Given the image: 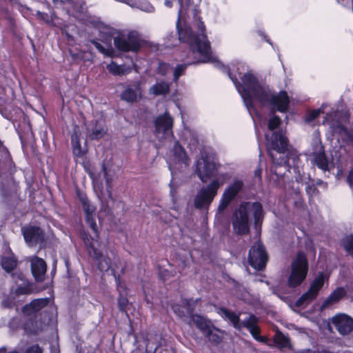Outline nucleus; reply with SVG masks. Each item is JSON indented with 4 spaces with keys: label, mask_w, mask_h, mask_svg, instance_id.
<instances>
[{
    "label": "nucleus",
    "mask_w": 353,
    "mask_h": 353,
    "mask_svg": "<svg viewBox=\"0 0 353 353\" xmlns=\"http://www.w3.org/2000/svg\"><path fill=\"white\" fill-rule=\"evenodd\" d=\"M274 341L276 345L280 348L290 347V339L279 331H276Z\"/></svg>",
    "instance_id": "obj_36"
},
{
    "label": "nucleus",
    "mask_w": 353,
    "mask_h": 353,
    "mask_svg": "<svg viewBox=\"0 0 353 353\" xmlns=\"http://www.w3.org/2000/svg\"><path fill=\"white\" fill-rule=\"evenodd\" d=\"M37 15L46 23H50L52 21L53 16H54V14L49 15L47 13L41 12L40 11L37 12Z\"/></svg>",
    "instance_id": "obj_42"
},
{
    "label": "nucleus",
    "mask_w": 353,
    "mask_h": 353,
    "mask_svg": "<svg viewBox=\"0 0 353 353\" xmlns=\"http://www.w3.org/2000/svg\"><path fill=\"white\" fill-rule=\"evenodd\" d=\"M171 70L172 67L170 64L166 63H159L157 68V73L162 76H165L169 73Z\"/></svg>",
    "instance_id": "obj_40"
},
{
    "label": "nucleus",
    "mask_w": 353,
    "mask_h": 353,
    "mask_svg": "<svg viewBox=\"0 0 353 353\" xmlns=\"http://www.w3.org/2000/svg\"><path fill=\"white\" fill-rule=\"evenodd\" d=\"M252 214L254 226L256 230L261 227L264 212L259 202H243L236 209L232 216V227L237 234H245L250 230V214Z\"/></svg>",
    "instance_id": "obj_6"
},
{
    "label": "nucleus",
    "mask_w": 353,
    "mask_h": 353,
    "mask_svg": "<svg viewBox=\"0 0 353 353\" xmlns=\"http://www.w3.org/2000/svg\"><path fill=\"white\" fill-rule=\"evenodd\" d=\"M191 321L204 335L210 334L212 329H215L212 322L203 316L192 314Z\"/></svg>",
    "instance_id": "obj_21"
},
{
    "label": "nucleus",
    "mask_w": 353,
    "mask_h": 353,
    "mask_svg": "<svg viewBox=\"0 0 353 353\" xmlns=\"http://www.w3.org/2000/svg\"><path fill=\"white\" fill-rule=\"evenodd\" d=\"M173 150L175 159L178 162L181 163L185 165H188L189 159L183 148L176 141L174 142Z\"/></svg>",
    "instance_id": "obj_32"
},
{
    "label": "nucleus",
    "mask_w": 353,
    "mask_h": 353,
    "mask_svg": "<svg viewBox=\"0 0 353 353\" xmlns=\"http://www.w3.org/2000/svg\"><path fill=\"white\" fill-rule=\"evenodd\" d=\"M178 3L179 9L176 26L179 39L190 46L188 58L192 57L196 61L177 65L173 74L174 82H177L179 78L184 74L187 66L191 64L211 63L218 68L223 67L212 52L210 42L205 34V25L200 20L194 6L190 0H178Z\"/></svg>",
    "instance_id": "obj_1"
},
{
    "label": "nucleus",
    "mask_w": 353,
    "mask_h": 353,
    "mask_svg": "<svg viewBox=\"0 0 353 353\" xmlns=\"http://www.w3.org/2000/svg\"><path fill=\"white\" fill-rule=\"evenodd\" d=\"M221 165L216 162L214 155L205 151L201 152L200 158L196 163L195 172L203 183L207 182L212 176H215L205 187H203L194 198V205L196 208H206L213 201L217 191L229 179L227 172L216 174Z\"/></svg>",
    "instance_id": "obj_3"
},
{
    "label": "nucleus",
    "mask_w": 353,
    "mask_h": 353,
    "mask_svg": "<svg viewBox=\"0 0 353 353\" xmlns=\"http://www.w3.org/2000/svg\"><path fill=\"white\" fill-rule=\"evenodd\" d=\"M166 272H167V270H165L164 272H161L162 276H163V277L166 276L165 274H165Z\"/></svg>",
    "instance_id": "obj_48"
},
{
    "label": "nucleus",
    "mask_w": 353,
    "mask_h": 353,
    "mask_svg": "<svg viewBox=\"0 0 353 353\" xmlns=\"http://www.w3.org/2000/svg\"><path fill=\"white\" fill-rule=\"evenodd\" d=\"M261 173H262V170L261 168L256 169L254 172V176L256 177H258L259 181L261 180Z\"/></svg>",
    "instance_id": "obj_46"
},
{
    "label": "nucleus",
    "mask_w": 353,
    "mask_h": 353,
    "mask_svg": "<svg viewBox=\"0 0 353 353\" xmlns=\"http://www.w3.org/2000/svg\"><path fill=\"white\" fill-rule=\"evenodd\" d=\"M266 145L268 154L274 164L271 170L272 179L277 181L278 185L285 186V179L289 178L286 172H290L292 168L294 172H300V156L296 151H292L284 157L288 141L282 132L274 133L271 137L266 135Z\"/></svg>",
    "instance_id": "obj_4"
},
{
    "label": "nucleus",
    "mask_w": 353,
    "mask_h": 353,
    "mask_svg": "<svg viewBox=\"0 0 353 353\" xmlns=\"http://www.w3.org/2000/svg\"><path fill=\"white\" fill-rule=\"evenodd\" d=\"M258 321L259 319L256 316L250 314L246 319L243 320V327L247 328L252 337L257 341L267 343L268 339L260 336V329L257 325Z\"/></svg>",
    "instance_id": "obj_19"
},
{
    "label": "nucleus",
    "mask_w": 353,
    "mask_h": 353,
    "mask_svg": "<svg viewBox=\"0 0 353 353\" xmlns=\"http://www.w3.org/2000/svg\"><path fill=\"white\" fill-rule=\"evenodd\" d=\"M12 276L14 279L15 276H17V278L21 281V283L19 284V287L15 290L16 295L28 294L30 293V287L28 285L23 274L21 272H16L12 274Z\"/></svg>",
    "instance_id": "obj_34"
},
{
    "label": "nucleus",
    "mask_w": 353,
    "mask_h": 353,
    "mask_svg": "<svg viewBox=\"0 0 353 353\" xmlns=\"http://www.w3.org/2000/svg\"><path fill=\"white\" fill-rule=\"evenodd\" d=\"M325 105L323 104L320 108L312 110L307 112L305 121V123H311L314 121L321 114L323 113Z\"/></svg>",
    "instance_id": "obj_37"
},
{
    "label": "nucleus",
    "mask_w": 353,
    "mask_h": 353,
    "mask_svg": "<svg viewBox=\"0 0 353 353\" xmlns=\"http://www.w3.org/2000/svg\"><path fill=\"white\" fill-rule=\"evenodd\" d=\"M119 290L120 294H121L120 288H119ZM128 303V299L125 296L120 295V297L118 299V305H119V307L120 308V310L121 311L125 310V308L127 306Z\"/></svg>",
    "instance_id": "obj_41"
},
{
    "label": "nucleus",
    "mask_w": 353,
    "mask_h": 353,
    "mask_svg": "<svg viewBox=\"0 0 353 353\" xmlns=\"http://www.w3.org/2000/svg\"><path fill=\"white\" fill-rule=\"evenodd\" d=\"M112 32L113 30L112 29L109 28H105L104 33L106 35L101 39L103 44H101L95 40L91 41L92 43L101 53L110 57H113L115 55V52L112 46Z\"/></svg>",
    "instance_id": "obj_16"
},
{
    "label": "nucleus",
    "mask_w": 353,
    "mask_h": 353,
    "mask_svg": "<svg viewBox=\"0 0 353 353\" xmlns=\"http://www.w3.org/2000/svg\"><path fill=\"white\" fill-rule=\"evenodd\" d=\"M80 135L81 133L79 132V128L75 126L74 128V132L71 136V139L73 153L75 156L77 157H81L84 153L80 144Z\"/></svg>",
    "instance_id": "obj_29"
},
{
    "label": "nucleus",
    "mask_w": 353,
    "mask_h": 353,
    "mask_svg": "<svg viewBox=\"0 0 353 353\" xmlns=\"http://www.w3.org/2000/svg\"><path fill=\"white\" fill-rule=\"evenodd\" d=\"M266 41H267L268 43L271 44L270 41L268 39H267Z\"/></svg>",
    "instance_id": "obj_50"
},
{
    "label": "nucleus",
    "mask_w": 353,
    "mask_h": 353,
    "mask_svg": "<svg viewBox=\"0 0 353 353\" xmlns=\"http://www.w3.org/2000/svg\"><path fill=\"white\" fill-rule=\"evenodd\" d=\"M21 232L26 243L30 247L41 243L44 240L43 231L39 227L31 225L23 227Z\"/></svg>",
    "instance_id": "obj_15"
},
{
    "label": "nucleus",
    "mask_w": 353,
    "mask_h": 353,
    "mask_svg": "<svg viewBox=\"0 0 353 353\" xmlns=\"http://www.w3.org/2000/svg\"><path fill=\"white\" fill-rule=\"evenodd\" d=\"M81 201L85 214L86 222L94 232L92 236L84 234L82 236L83 242L87 247L90 256L97 261L98 268L101 272H106L112 269V263L110 258L103 256L95 246L98 243L97 225L95 221L96 208L90 203L85 196L81 197Z\"/></svg>",
    "instance_id": "obj_5"
},
{
    "label": "nucleus",
    "mask_w": 353,
    "mask_h": 353,
    "mask_svg": "<svg viewBox=\"0 0 353 353\" xmlns=\"http://www.w3.org/2000/svg\"><path fill=\"white\" fill-rule=\"evenodd\" d=\"M219 313L223 318L228 319L236 329L241 330L243 327V321H240L239 315L236 313L225 308L220 309Z\"/></svg>",
    "instance_id": "obj_27"
},
{
    "label": "nucleus",
    "mask_w": 353,
    "mask_h": 353,
    "mask_svg": "<svg viewBox=\"0 0 353 353\" xmlns=\"http://www.w3.org/2000/svg\"><path fill=\"white\" fill-rule=\"evenodd\" d=\"M308 159L311 163L316 165L323 172H330V163L327 159L325 152L316 154H308Z\"/></svg>",
    "instance_id": "obj_22"
},
{
    "label": "nucleus",
    "mask_w": 353,
    "mask_h": 353,
    "mask_svg": "<svg viewBox=\"0 0 353 353\" xmlns=\"http://www.w3.org/2000/svg\"><path fill=\"white\" fill-rule=\"evenodd\" d=\"M342 245L345 251L353 258V235L345 236L342 239Z\"/></svg>",
    "instance_id": "obj_39"
},
{
    "label": "nucleus",
    "mask_w": 353,
    "mask_h": 353,
    "mask_svg": "<svg viewBox=\"0 0 353 353\" xmlns=\"http://www.w3.org/2000/svg\"><path fill=\"white\" fill-rule=\"evenodd\" d=\"M174 1H175V0H165L164 4L166 7L171 8Z\"/></svg>",
    "instance_id": "obj_47"
},
{
    "label": "nucleus",
    "mask_w": 353,
    "mask_h": 353,
    "mask_svg": "<svg viewBox=\"0 0 353 353\" xmlns=\"http://www.w3.org/2000/svg\"><path fill=\"white\" fill-rule=\"evenodd\" d=\"M1 145H2V143H1V141H0V147L1 146Z\"/></svg>",
    "instance_id": "obj_52"
},
{
    "label": "nucleus",
    "mask_w": 353,
    "mask_h": 353,
    "mask_svg": "<svg viewBox=\"0 0 353 353\" xmlns=\"http://www.w3.org/2000/svg\"><path fill=\"white\" fill-rule=\"evenodd\" d=\"M102 170L103 172L104 177L105 179L106 188L105 190H102V187L99 180L94 176L93 174H90V177L92 179V183L94 188H97L100 194L98 195L99 199L101 200L102 203V208L105 212H108L110 209V203H112V176L108 174L107 168L105 165L102 166Z\"/></svg>",
    "instance_id": "obj_8"
},
{
    "label": "nucleus",
    "mask_w": 353,
    "mask_h": 353,
    "mask_svg": "<svg viewBox=\"0 0 353 353\" xmlns=\"http://www.w3.org/2000/svg\"><path fill=\"white\" fill-rule=\"evenodd\" d=\"M54 4L58 6L61 4H68L70 6H72L74 3V0H52Z\"/></svg>",
    "instance_id": "obj_44"
},
{
    "label": "nucleus",
    "mask_w": 353,
    "mask_h": 353,
    "mask_svg": "<svg viewBox=\"0 0 353 353\" xmlns=\"http://www.w3.org/2000/svg\"><path fill=\"white\" fill-rule=\"evenodd\" d=\"M308 264L304 254L299 252L292 263V270L288 278V285L294 288L299 285L305 279Z\"/></svg>",
    "instance_id": "obj_7"
},
{
    "label": "nucleus",
    "mask_w": 353,
    "mask_h": 353,
    "mask_svg": "<svg viewBox=\"0 0 353 353\" xmlns=\"http://www.w3.org/2000/svg\"><path fill=\"white\" fill-rule=\"evenodd\" d=\"M172 125L173 119L167 112L158 116L154 121V134L157 139L163 141L172 138Z\"/></svg>",
    "instance_id": "obj_9"
},
{
    "label": "nucleus",
    "mask_w": 353,
    "mask_h": 353,
    "mask_svg": "<svg viewBox=\"0 0 353 353\" xmlns=\"http://www.w3.org/2000/svg\"><path fill=\"white\" fill-rule=\"evenodd\" d=\"M26 353H43L42 349L38 345L29 347Z\"/></svg>",
    "instance_id": "obj_43"
},
{
    "label": "nucleus",
    "mask_w": 353,
    "mask_h": 353,
    "mask_svg": "<svg viewBox=\"0 0 353 353\" xmlns=\"http://www.w3.org/2000/svg\"><path fill=\"white\" fill-rule=\"evenodd\" d=\"M17 261L12 253H7L2 256V268L8 272H11L17 266Z\"/></svg>",
    "instance_id": "obj_33"
},
{
    "label": "nucleus",
    "mask_w": 353,
    "mask_h": 353,
    "mask_svg": "<svg viewBox=\"0 0 353 353\" xmlns=\"http://www.w3.org/2000/svg\"><path fill=\"white\" fill-rule=\"evenodd\" d=\"M248 261L250 265L255 270H263L268 261V255L263 245L256 242L249 251Z\"/></svg>",
    "instance_id": "obj_13"
},
{
    "label": "nucleus",
    "mask_w": 353,
    "mask_h": 353,
    "mask_svg": "<svg viewBox=\"0 0 353 353\" xmlns=\"http://www.w3.org/2000/svg\"><path fill=\"white\" fill-rule=\"evenodd\" d=\"M3 304L5 306H8V307H10V305H8V304H7V303H6V301H4L3 302Z\"/></svg>",
    "instance_id": "obj_49"
},
{
    "label": "nucleus",
    "mask_w": 353,
    "mask_h": 353,
    "mask_svg": "<svg viewBox=\"0 0 353 353\" xmlns=\"http://www.w3.org/2000/svg\"><path fill=\"white\" fill-rule=\"evenodd\" d=\"M332 323L341 335L348 334L353 330V319L348 315L340 314L332 318Z\"/></svg>",
    "instance_id": "obj_17"
},
{
    "label": "nucleus",
    "mask_w": 353,
    "mask_h": 353,
    "mask_svg": "<svg viewBox=\"0 0 353 353\" xmlns=\"http://www.w3.org/2000/svg\"><path fill=\"white\" fill-rule=\"evenodd\" d=\"M223 333H224L223 331H222L215 327V329H212L210 334H205V336L210 341L218 344L221 341Z\"/></svg>",
    "instance_id": "obj_38"
},
{
    "label": "nucleus",
    "mask_w": 353,
    "mask_h": 353,
    "mask_svg": "<svg viewBox=\"0 0 353 353\" xmlns=\"http://www.w3.org/2000/svg\"><path fill=\"white\" fill-rule=\"evenodd\" d=\"M88 137L90 139L97 140L102 138L106 133V128L102 120L92 121L87 126Z\"/></svg>",
    "instance_id": "obj_20"
},
{
    "label": "nucleus",
    "mask_w": 353,
    "mask_h": 353,
    "mask_svg": "<svg viewBox=\"0 0 353 353\" xmlns=\"http://www.w3.org/2000/svg\"><path fill=\"white\" fill-rule=\"evenodd\" d=\"M281 123V119L276 115H274L272 118H270L268 122V128L270 131L272 132L271 134H266L265 137H266V135H269V137H271L272 134L274 133H280L282 132L284 136L285 132H283V130H278L276 131L277 128L280 126Z\"/></svg>",
    "instance_id": "obj_35"
},
{
    "label": "nucleus",
    "mask_w": 353,
    "mask_h": 353,
    "mask_svg": "<svg viewBox=\"0 0 353 353\" xmlns=\"http://www.w3.org/2000/svg\"><path fill=\"white\" fill-rule=\"evenodd\" d=\"M181 305L174 304L172 306L174 312L180 318L186 315H192L193 308L191 307L189 301L183 300Z\"/></svg>",
    "instance_id": "obj_26"
},
{
    "label": "nucleus",
    "mask_w": 353,
    "mask_h": 353,
    "mask_svg": "<svg viewBox=\"0 0 353 353\" xmlns=\"http://www.w3.org/2000/svg\"><path fill=\"white\" fill-rule=\"evenodd\" d=\"M31 271L37 281H43L45 279L47 265L46 261L37 256L30 257Z\"/></svg>",
    "instance_id": "obj_18"
},
{
    "label": "nucleus",
    "mask_w": 353,
    "mask_h": 353,
    "mask_svg": "<svg viewBox=\"0 0 353 353\" xmlns=\"http://www.w3.org/2000/svg\"><path fill=\"white\" fill-rule=\"evenodd\" d=\"M338 112H333L327 114L324 118L323 123L327 125L334 133H338L341 135L342 139L347 145L353 146V128L351 130H347L343 125L338 121H335L332 117H336Z\"/></svg>",
    "instance_id": "obj_12"
},
{
    "label": "nucleus",
    "mask_w": 353,
    "mask_h": 353,
    "mask_svg": "<svg viewBox=\"0 0 353 353\" xmlns=\"http://www.w3.org/2000/svg\"><path fill=\"white\" fill-rule=\"evenodd\" d=\"M228 75L252 117L254 113L257 118H260L256 110L258 106L270 108L272 112H285L288 111L290 99L285 91L275 93L268 85L259 80L252 72L245 73L241 77V83H239L237 78L230 72Z\"/></svg>",
    "instance_id": "obj_2"
},
{
    "label": "nucleus",
    "mask_w": 353,
    "mask_h": 353,
    "mask_svg": "<svg viewBox=\"0 0 353 353\" xmlns=\"http://www.w3.org/2000/svg\"><path fill=\"white\" fill-rule=\"evenodd\" d=\"M327 280L328 277L323 272L319 273L310 284L307 291L302 294L301 296L296 301V305L298 307H301L308 304L310 302L314 300L317 296L325 281H327Z\"/></svg>",
    "instance_id": "obj_10"
},
{
    "label": "nucleus",
    "mask_w": 353,
    "mask_h": 353,
    "mask_svg": "<svg viewBox=\"0 0 353 353\" xmlns=\"http://www.w3.org/2000/svg\"><path fill=\"white\" fill-rule=\"evenodd\" d=\"M107 69L113 75H125L132 71V68L125 65H118L116 62L112 61L107 65Z\"/></svg>",
    "instance_id": "obj_31"
},
{
    "label": "nucleus",
    "mask_w": 353,
    "mask_h": 353,
    "mask_svg": "<svg viewBox=\"0 0 353 353\" xmlns=\"http://www.w3.org/2000/svg\"><path fill=\"white\" fill-rule=\"evenodd\" d=\"M170 85L168 82L157 81L149 88V94L154 96L168 94L170 92Z\"/></svg>",
    "instance_id": "obj_25"
},
{
    "label": "nucleus",
    "mask_w": 353,
    "mask_h": 353,
    "mask_svg": "<svg viewBox=\"0 0 353 353\" xmlns=\"http://www.w3.org/2000/svg\"><path fill=\"white\" fill-rule=\"evenodd\" d=\"M140 97L141 90L139 85H136L134 88L128 87L121 94V99L128 102H134Z\"/></svg>",
    "instance_id": "obj_28"
},
{
    "label": "nucleus",
    "mask_w": 353,
    "mask_h": 353,
    "mask_svg": "<svg viewBox=\"0 0 353 353\" xmlns=\"http://www.w3.org/2000/svg\"><path fill=\"white\" fill-rule=\"evenodd\" d=\"M115 48L123 52H136L140 48V39L137 32H130L127 36L119 35L114 37Z\"/></svg>",
    "instance_id": "obj_11"
},
{
    "label": "nucleus",
    "mask_w": 353,
    "mask_h": 353,
    "mask_svg": "<svg viewBox=\"0 0 353 353\" xmlns=\"http://www.w3.org/2000/svg\"><path fill=\"white\" fill-rule=\"evenodd\" d=\"M48 302L49 300L47 298L34 299L23 307L22 312L27 316L32 315L46 307Z\"/></svg>",
    "instance_id": "obj_23"
},
{
    "label": "nucleus",
    "mask_w": 353,
    "mask_h": 353,
    "mask_svg": "<svg viewBox=\"0 0 353 353\" xmlns=\"http://www.w3.org/2000/svg\"><path fill=\"white\" fill-rule=\"evenodd\" d=\"M243 183L241 180H235L232 183L228 185L224 190L221 199L218 207L219 211L224 210L228 205L234 200L239 192L242 190Z\"/></svg>",
    "instance_id": "obj_14"
},
{
    "label": "nucleus",
    "mask_w": 353,
    "mask_h": 353,
    "mask_svg": "<svg viewBox=\"0 0 353 353\" xmlns=\"http://www.w3.org/2000/svg\"><path fill=\"white\" fill-rule=\"evenodd\" d=\"M346 294V290L344 288L339 287L334 290L330 296L323 301L322 304L323 308L328 307L329 306L338 303Z\"/></svg>",
    "instance_id": "obj_24"
},
{
    "label": "nucleus",
    "mask_w": 353,
    "mask_h": 353,
    "mask_svg": "<svg viewBox=\"0 0 353 353\" xmlns=\"http://www.w3.org/2000/svg\"><path fill=\"white\" fill-rule=\"evenodd\" d=\"M310 145L311 151H309L308 154H316L325 152L319 130H315L312 133Z\"/></svg>",
    "instance_id": "obj_30"
},
{
    "label": "nucleus",
    "mask_w": 353,
    "mask_h": 353,
    "mask_svg": "<svg viewBox=\"0 0 353 353\" xmlns=\"http://www.w3.org/2000/svg\"><path fill=\"white\" fill-rule=\"evenodd\" d=\"M347 181L351 188H353V168L350 170L347 178Z\"/></svg>",
    "instance_id": "obj_45"
},
{
    "label": "nucleus",
    "mask_w": 353,
    "mask_h": 353,
    "mask_svg": "<svg viewBox=\"0 0 353 353\" xmlns=\"http://www.w3.org/2000/svg\"><path fill=\"white\" fill-rule=\"evenodd\" d=\"M261 36H263V37H265V35H263L262 33L261 34Z\"/></svg>",
    "instance_id": "obj_51"
}]
</instances>
